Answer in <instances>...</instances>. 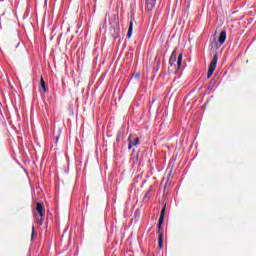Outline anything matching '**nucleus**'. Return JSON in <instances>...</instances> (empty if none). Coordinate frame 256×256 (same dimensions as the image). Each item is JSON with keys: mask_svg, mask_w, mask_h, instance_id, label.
Instances as JSON below:
<instances>
[{"mask_svg": "<svg viewBox=\"0 0 256 256\" xmlns=\"http://www.w3.org/2000/svg\"><path fill=\"white\" fill-rule=\"evenodd\" d=\"M153 192V186H150L148 191L144 195V200L149 201L151 199V193Z\"/></svg>", "mask_w": 256, "mask_h": 256, "instance_id": "7", "label": "nucleus"}, {"mask_svg": "<svg viewBox=\"0 0 256 256\" xmlns=\"http://www.w3.org/2000/svg\"><path fill=\"white\" fill-rule=\"evenodd\" d=\"M152 1H154V3H155V1H157V0H152Z\"/></svg>", "mask_w": 256, "mask_h": 256, "instance_id": "14", "label": "nucleus"}, {"mask_svg": "<svg viewBox=\"0 0 256 256\" xmlns=\"http://www.w3.org/2000/svg\"><path fill=\"white\" fill-rule=\"evenodd\" d=\"M36 211L40 215V217H44L45 216V213L43 212L44 211L43 204H41L39 202L36 203Z\"/></svg>", "mask_w": 256, "mask_h": 256, "instance_id": "6", "label": "nucleus"}, {"mask_svg": "<svg viewBox=\"0 0 256 256\" xmlns=\"http://www.w3.org/2000/svg\"><path fill=\"white\" fill-rule=\"evenodd\" d=\"M35 235V227H32V237Z\"/></svg>", "mask_w": 256, "mask_h": 256, "instance_id": "11", "label": "nucleus"}, {"mask_svg": "<svg viewBox=\"0 0 256 256\" xmlns=\"http://www.w3.org/2000/svg\"><path fill=\"white\" fill-rule=\"evenodd\" d=\"M128 141H129L128 149L131 150V149H133V147H137V145H139L140 140H139V137L130 135L128 137Z\"/></svg>", "mask_w": 256, "mask_h": 256, "instance_id": "4", "label": "nucleus"}, {"mask_svg": "<svg viewBox=\"0 0 256 256\" xmlns=\"http://www.w3.org/2000/svg\"><path fill=\"white\" fill-rule=\"evenodd\" d=\"M135 77H136L137 79H139V74H136Z\"/></svg>", "mask_w": 256, "mask_h": 256, "instance_id": "12", "label": "nucleus"}, {"mask_svg": "<svg viewBox=\"0 0 256 256\" xmlns=\"http://www.w3.org/2000/svg\"><path fill=\"white\" fill-rule=\"evenodd\" d=\"M175 63H177V69L181 68V64L183 63V54H179L178 58H177V50H174L170 56L169 59V65L171 67H173V65H175Z\"/></svg>", "mask_w": 256, "mask_h": 256, "instance_id": "2", "label": "nucleus"}, {"mask_svg": "<svg viewBox=\"0 0 256 256\" xmlns=\"http://www.w3.org/2000/svg\"><path fill=\"white\" fill-rule=\"evenodd\" d=\"M40 85L43 89L44 92L47 91V85H45V80L43 79V77L40 78Z\"/></svg>", "mask_w": 256, "mask_h": 256, "instance_id": "9", "label": "nucleus"}, {"mask_svg": "<svg viewBox=\"0 0 256 256\" xmlns=\"http://www.w3.org/2000/svg\"><path fill=\"white\" fill-rule=\"evenodd\" d=\"M56 141H59V136H56Z\"/></svg>", "mask_w": 256, "mask_h": 256, "instance_id": "13", "label": "nucleus"}, {"mask_svg": "<svg viewBox=\"0 0 256 256\" xmlns=\"http://www.w3.org/2000/svg\"><path fill=\"white\" fill-rule=\"evenodd\" d=\"M38 223H39V225H43V218H40V219L38 220Z\"/></svg>", "mask_w": 256, "mask_h": 256, "instance_id": "10", "label": "nucleus"}, {"mask_svg": "<svg viewBox=\"0 0 256 256\" xmlns=\"http://www.w3.org/2000/svg\"><path fill=\"white\" fill-rule=\"evenodd\" d=\"M167 209V206L164 205V207L161 210L160 217L158 220V246L159 249H163V221L165 220V211Z\"/></svg>", "mask_w": 256, "mask_h": 256, "instance_id": "1", "label": "nucleus"}, {"mask_svg": "<svg viewBox=\"0 0 256 256\" xmlns=\"http://www.w3.org/2000/svg\"><path fill=\"white\" fill-rule=\"evenodd\" d=\"M217 61H219V56L216 53L214 54L208 68V74H207L208 79L213 75V73H215V69H217Z\"/></svg>", "mask_w": 256, "mask_h": 256, "instance_id": "3", "label": "nucleus"}, {"mask_svg": "<svg viewBox=\"0 0 256 256\" xmlns=\"http://www.w3.org/2000/svg\"><path fill=\"white\" fill-rule=\"evenodd\" d=\"M225 41H227V31H222L219 35V38H218V43L221 47V45H223V43H225Z\"/></svg>", "mask_w": 256, "mask_h": 256, "instance_id": "5", "label": "nucleus"}, {"mask_svg": "<svg viewBox=\"0 0 256 256\" xmlns=\"http://www.w3.org/2000/svg\"><path fill=\"white\" fill-rule=\"evenodd\" d=\"M131 35H133V20L130 21L127 37L128 39H131Z\"/></svg>", "mask_w": 256, "mask_h": 256, "instance_id": "8", "label": "nucleus"}]
</instances>
